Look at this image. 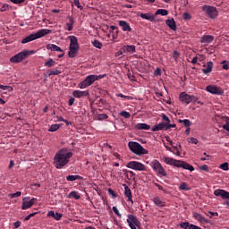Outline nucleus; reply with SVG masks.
Returning a JSON list of instances; mask_svg holds the SVG:
<instances>
[{
    "instance_id": "nucleus-36",
    "label": "nucleus",
    "mask_w": 229,
    "mask_h": 229,
    "mask_svg": "<svg viewBox=\"0 0 229 229\" xmlns=\"http://www.w3.org/2000/svg\"><path fill=\"white\" fill-rule=\"evenodd\" d=\"M92 46H94V47H97V49H101V47H103V43H101V41L95 39L94 41H92Z\"/></svg>"
},
{
    "instance_id": "nucleus-9",
    "label": "nucleus",
    "mask_w": 229,
    "mask_h": 229,
    "mask_svg": "<svg viewBox=\"0 0 229 229\" xmlns=\"http://www.w3.org/2000/svg\"><path fill=\"white\" fill-rule=\"evenodd\" d=\"M126 167L134 171H146V165L139 161H131L126 165Z\"/></svg>"
},
{
    "instance_id": "nucleus-58",
    "label": "nucleus",
    "mask_w": 229,
    "mask_h": 229,
    "mask_svg": "<svg viewBox=\"0 0 229 229\" xmlns=\"http://www.w3.org/2000/svg\"><path fill=\"white\" fill-rule=\"evenodd\" d=\"M199 169H200V171L208 172V165H203L199 166Z\"/></svg>"
},
{
    "instance_id": "nucleus-49",
    "label": "nucleus",
    "mask_w": 229,
    "mask_h": 229,
    "mask_svg": "<svg viewBox=\"0 0 229 229\" xmlns=\"http://www.w3.org/2000/svg\"><path fill=\"white\" fill-rule=\"evenodd\" d=\"M21 194H22L21 191H17L15 193H11L9 196L12 199H13V198H20Z\"/></svg>"
},
{
    "instance_id": "nucleus-44",
    "label": "nucleus",
    "mask_w": 229,
    "mask_h": 229,
    "mask_svg": "<svg viewBox=\"0 0 229 229\" xmlns=\"http://www.w3.org/2000/svg\"><path fill=\"white\" fill-rule=\"evenodd\" d=\"M0 89H2V90H8V92H12V90H13L12 86L0 85Z\"/></svg>"
},
{
    "instance_id": "nucleus-11",
    "label": "nucleus",
    "mask_w": 229,
    "mask_h": 229,
    "mask_svg": "<svg viewBox=\"0 0 229 229\" xmlns=\"http://www.w3.org/2000/svg\"><path fill=\"white\" fill-rule=\"evenodd\" d=\"M78 51H80V45H72L70 43L68 56L70 58L76 57L78 55Z\"/></svg>"
},
{
    "instance_id": "nucleus-30",
    "label": "nucleus",
    "mask_w": 229,
    "mask_h": 229,
    "mask_svg": "<svg viewBox=\"0 0 229 229\" xmlns=\"http://www.w3.org/2000/svg\"><path fill=\"white\" fill-rule=\"evenodd\" d=\"M67 182H76V180H81L80 175H68L66 176Z\"/></svg>"
},
{
    "instance_id": "nucleus-53",
    "label": "nucleus",
    "mask_w": 229,
    "mask_h": 229,
    "mask_svg": "<svg viewBox=\"0 0 229 229\" xmlns=\"http://www.w3.org/2000/svg\"><path fill=\"white\" fill-rule=\"evenodd\" d=\"M116 96H117V98H123V99H131V97L126 96V95H123L122 93H119Z\"/></svg>"
},
{
    "instance_id": "nucleus-31",
    "label": "nucleus",
    "mask_w": 229,
    "mask_h": 229,
    "mask_svg": "<svg viewBox=\"0 0 229 229\" xmlns=\"http://www.w3.org/2000/svg\"><path fill=\"white\" fill-rule=\"evenodd\" d=\"M155 15H169V11L165 10V9H158Z\"/></svg>"
},
{
    "instance_id": "nucleus-6",
    "label": "nucleus",
    "mask_w": 229,
    "mask_h": 229,
    "mask_svg": "<svg viewBox=\"0 0 229 229\" xmlns=\"http://www.w3.org/2000/svg\"><path fill=\"white\" fill-rule=\"evenodd\" d=\"M202 11L205 12V13H207L209 19H216L217 15H219V12H217V8L212 5H203Z\"/></svg>"
},
{
    "instance_id": "nucleus-35",
    "label": "nucleus",
    "mask_w": 229,
    "mask_h": 229,
    "mask_svg": "<svg viewBox=\"0 0 229 229\" xmlns=\"http://www.w3.org/2000/svg\"><path fill=\"white\" fill-rule=\"evenodd\" d=\"M178 123H183V125L186 127V128H190V126L192 124V123L191 122V120L189 119H184V120H178Z\"/></svg>"
},
{
    "instance_id": "nucleus-54",
    "label": "nucleus",
    "mask_w": 229,
    "mask_h": 229,
    "mask_svg": "<svg viewBox=\"0 0 229 229\" xmlns=\"http://www.w3.org/2000/svg\"><path fill=\"white\" fill-rule=\"evenodd\" d=\"M11 3H13V4H22L25 0H10Z\"/></svg>"
},
{
    "instance_id": "nucleus-62",
    "label": "nucleus",
    "mask_w": 229,
    "mask_h": 229,
    "mask_svg": "<svg viewBox=\"0 0 229 229\" xmlns=\"http://www.w3.org/2000/svg\"><path fill=\"white\" fill-rule=\"evenodd\" d=\"M56 213H55V211H49L47 213V216L48 217H54L55 218V216Z\"/></svg>"
},
{
    "instance_id": "nucleus-37",
    "label": "nucleus",
    "mask_w": 229,
    "mask_h": 229,
    "mask_svg": "<svg viewBox=\"0 0 229 229\" xmlns=\"http://www.w3.org/2000/svg\"><path fill=\"white\" fill-rule=\"evenodd\" d=\"M48 76H58V74H62L60 70H50L47 72Z\"/></svg>"
},
{
    "instance_id": "nucleus-55",
    "label": "nucleus",
    "mask_w": 229,
    "mask_h": 229,
    "mask_svg": "<svg viewBox=\"0 0 229 229\" xmlns=\"http://www.w3.org/2000/svg\"><path fill=\"white\" fill-rule=\"evenodd\" d=\"M108 194H111V196H113V198H117V194L115 193V191H114V190L112 189H108Z\"/></svg>"
},
{
    "instance_id": "nucleus-2",
    "label": "nucleus",
    "mask_w": 229,
    "mask_h": 229,
    "mask_svg": "<svg viewBox=\"0 0 229 229\" xmlns=\"http://www.w3.org/2000/svg\"><path fill=\"white\" fill-rule=\"evenodd\" d=\"M49 33H51L50 30L42 29L38 32L30 34L23 38L21 44H28V42H33V40H37V38H42V37H46V35H49Z\"/></svg>"
},
{
    "instance_id": "nucleus-25",
    "label": "nucleus",
    "mask_w": 229,
    "mask_h": 229,
    "mask_svg": "<svg viewBox=\"0 0 229 229\" xmlns=\"http://www.w3.org/2000/svg\"><path fill=\"white\" fill-rule=\"evenodd\" d=\"M140 17H141V19H145V21H149L150 22H153L155 21V15L149 13H140Z\"/></svg>"
},
{
    "instance_id": "nucleus-13",
    "label": "nucleus",
    "mask_w": 229,
    "mask_h": 229,
    "mask_svg": "<svg viewBox=\"0 0 229 229\" xmlns=\"http://www.w3.org/2000/svg\"><path fill=\"white\" fill-rule=\"evenodd\" d=\"M214 194L218 197L220 196L222 199H229V192L225 190H221V189L215 190Z\"/></svg>"
},
{
    "instance_id": "nucleus-26",
    "label": "nucleus",
    "mask_w": 229,
    "mask_h": 229,
    "mask_svg": "<svg viewBox=\"0 0 229 229\" xmlns=\"http://www.w3.org/2000/svg\"><path fill=\"white\" fill-rule=\"evenodd\" d=\"M166 25L170 30H173V31H176V21H174V19L166 20Z\"/></svg>"
},
{
    "instance_id": "nucleus-63",
    "label": "nucleus",
    "mask_w": 229,
    "mask_h": 229,
    "mask_svg": "<svg viewBox=\"0 0 229 229\" xmlns=\"http://www.w3.org/2000/svg\"><path fill=\"white\" fill-rule=\"evenodd\" d=\"M38 187H40V184H39V183H34V184H32V189H33V191H37V189H38Z\"/></svg>"
},
{
    "instance_id": "nucleus-4",
    "label": "nucleus",
    "mask_w": 229,
    "mask_h": 229,
    "mask_svg": "<svg viewBox=\"0 0 229 229\" xmlns=\"http://www.w3.org/2000/svg\"><path fill=\"white\" fill-rule=\"evenodd\" d=\"M151 167L157 174H159L160 176H167V173L165 172V169L164 166H162V164H160L159 160L154 159L151 162Z\"/></svg>"
},
{
    "instance_id": "nucleus-23",
    "label": "nucleus",
    "mask_w": 229,
    "mask_h": 229,
    "mask_svg": "<svg viewBox=\"0 0 229 229\" xmlns=\"http://www.w3.org/2000/svg\"><path fill=\"white\" fill-rule=\"evenodd\" d=\"M73 98H87L89 96V91H81V90H73L72 92Z\"/></svg>"
},
{
    "instance_id": "nucleus-28",
    "label": "nucleus",
    "mask_w": 229,
    "mask_h": 229,
    "mask_svg": "<svg viewBox=\"0 0 229 229\" xmlns=\"http://www.w3.org/2000/svg\"><path fill=\"white\" fill-rule=\"evenodd\" d=\"M136 130H150L151 126L148 123H138L135 125Z\"/></svg>"
},
{
    "instance_id": "nucleus-16",
    "label": "nucleus",
    "mask_w": 229,
    "mask_h": 229,
    "mask_svg": "<svg viewBox=\"0 0 229 229\" xmlns=\"http://www.w3.org/2000/svg\"><path fill=\"white\" fill-rule=\"evenodd\" d=\"M124 187V195L128 198V201H131V205H133V196L131 195V190L128 185L123 184Z\"/></svg>"
},
{
    "instance_id": "nucleus-56",
    "label": "nucleus",
    "mask_w": 229,
    "mask_h": 229,
    "mask_svg": "<svg viewBox=\"0 0 229 229\" xmlns=\"http://www.w3.org/2000/svg\"><path fill=\"white\" fill-rule=\"evenodd\" d=\"M36 214L37 213H30L24 218V221H30V217H34Z\"/></svg>"
},
{
    "instance_id": "nucleus-52",
    "label": "nucleus",
    "mask_w": 229,
    "mask_h": 229,
    "mask_svg": "<svg viewBox=\"0 0 229 229\" xmlns=\"http://www.w3.org/2000/svg\"><path fill=\"white\" fill-rule=\"evenodd\" d=\"M188 142H190L191 144H198L199 140L195 138H190L188 139Z\"/></svg>"
},
{
    "instance_id": "nucleus-34",
    "label": "nucleus",
    "mask_w": 229,
    "mask_h": 229,
    "mask_svg": "<svg viewBox=\"0 0 229 229\" xmlns=\"http://www.w3.org/2000/svg\"><path fill=\"white\" fill-rule=\"evenodd\" d=\"M68 38L70 40V44L75 45V46H80L78 44V38H76V36H69Z\"/></svg>"
},
{
    "instance_id": "nucleus-46",
    "label": "nucleus",
    "mask_w": 229,
    "mask_h": 229,
    "mask_svg": "<svg viewBox=\"0 0 229 229\" xmlns=\"http://www.w3.org/2000/svg\"><path fill=\"white\" fill-rule=\"evenodd\" d=\"M173 58H174V60H175V62H178V58H180V52H178L176 50L174 51Z\"/></svg>"
},
{
    "instance_id": "nucleus-64",
    "label": "nucleus",
    "mask_w": 229,
    "mask_h": 229,
    "mask_svg": "<svg viewBox=\"0 0 229 229\" xmlns=\"http://www.w3.org/2000/svg\"><path fill=\"white\" fill-rule=\"evenodd\" d=\"M66 26H67V30H68V31H72V24H71V23H66Z\"/></svg>"
},
{
    "instance_id": "nucleus-47",
    "label": "nucleus",
    "mask_w": 229,
    "mask_h": 229,
    "mask_svg": "<svg viewBox=\"0 0 229 229\" xmlns=\"http://www.w3.org/2000/svg\"><path fill=\"white\" fill-rule=\"evenodd\" d=\"M7 10H10V5L8 4H4L0 9V12H6Z\"/></svg>"
},
{
    "instance_id": "nucleus-39",
    "label": "nucleus",
    "mask_w": 229,
    "mask_h": 229,
    "mask_svg": "<svg viewBox=\"0 0 229 229\" xmlns=\"http://www.w3.org/2000/svg\"><path fill=\"white\" fill-rule=\"evenodd\" d=\"M179 191H191V188H189L187 182H182L179 186Z\"/></svg>"
},
{
    "instance_id": "nucleus-42",
    "label": "nucleus",
    "mask_w": 229,
    "mask_h": 229,
    "mask_svg": "<svg viewBox=\"0 0 229 229\" xmlns=\"http://www.w3.org/2000/svg\"><path fill=\"white\" fill-rule=\"evenodd\" d=\"M161 117H162V121H165V122H163V123H164L166 126H167V124H169V123H171V120L167 117V115L162 114Z\"/></svg>"
},
{
    "instance_id": "nucleus-60",
    "label": "nucleus",
    "mask_w": 229,
    "mask_h": 229,
    "mask_svg": "<svg viewBox=\"0 0 229 229\" xmlns=\"http://www.w3.org/2000/svg\"><path fill=\"white\" fill-rule=\"evenodd\" d=\"M214 216H219V214H217V212H212V211L208 212V216L209 217H214Z\"/></svg>"
},
{
    "instance_id": "nucleus-19",
    "label": "nucleus",
    "mask_w": 229,
    "mask_h": 229,
    "mask_svg": "<svg viewBox=\"0 0 229 229\" xmlns=\"http://www.w3.org/2000/svg\"><path fill=\"white\" fill-rule=\"evenodd\" d=\"M118 24L120 28H122L123 31H131V27L126 21H119Z\"/></svg>"
},
{
    "instance_id": "nucleus-21",
    "label": "nucleus",
    "mask_w": 229,
    "mask_h": 229,
    "mask_svg": "<svg viewBox=\"0 0 229 229\" xmlns=\"http://www.w3.org/2000/svg\"><path fill=\"white\" fill-rule=\"evenodd\" d=\"M162 130H165L167 131V125H165L164 122L154 125L151 129V131H160Z\"/></svg>"
},
{
    "instance_id": "nucleus-17",
    "label": "nucleus",
    "mask_w": 229,
    "mask_h": 229,
    "mask_svg": "<svg viewBox=\"0 0 229 229\" xmlns=\"http://www.w3.org/2000/svg\"><path fill=\"white\" fill-rule=\"evenodd\" d=\"M122 51L123 53H130L131 55H133V53H135V51H136V47L134 45L123 46L122 47Z\"/></svg>"
},
{
    "instance_id": "nucleus-61",
    "label": "nucleus",
    "mask_w": 229,
    "mask_h": 229,
    "mask_svg": "<svg viewBox=\"0 0 229 229\" xmlns=\"http://www.w3.org/2000/svg\"><path fill=\"white\" fill-rule=\"evenodd\" d=\"M74 101H76V99L74 98H70V99H69V106H72V105H74Z\"/></svg>"
},
{
    "instance_id": "nucleus-15",
    "label": "nucleus",
    "mask_w": 229,
    "mask_h": 229,
    "mask_svg": "<svg viewBox=\"0 0 229 229\" xmlns=\"http://www.w3.org/2000/svg\"><path fill=\"white\" fill-rule=\"evenodd\" d=\"M164 162L165 164H167V165H174V167H178L180 160H176L169 157H165Z\"/></svg>"
},
{
    "instance_id": "nucleus-22",
    "label": "nucleus",
    "mask_w": 229,
    "mask_h": 229,
    "mask_svg": "<svg viewBox=\"0 0 229 229\" xmlns=\"http://www.w3.org/2000/svg\"><path fill=\"white\" fill-rule=\"evenodd\" d=\"M152 201L157 207H159V208H164V207H165V201L161 199L160 197H155Z\"/></svg>"
},
{
    "instance_id": "nucleus-45",
    "label": "nucleus",
    "mask_w": 229,
    "mask_h": 229,
    "mask_svg": "<svg viewBox=\"0 0 229 229\" xmlns=\"http://www.w3.org/2000/svg\"><path fill=\"white\" fill-rule=\"evenodd\" d=\"M182 17L184 21H191L192 19V16L189 13H184Z\"/></svg>"
},
{
    "instance_id": "nucleus-8",
    "label": "nucleus",
    "mask_w": 229,
    "mask_h": 229,
    "mask_svg": "<svg viewBox=\"0 0 229 229\" xmlns=\"http://www.w3.org/2000/svg\"><path fill=\"white\" fill-rule=\"evenodd\" d=\"M94 81H98V77L88 75L84 81L79 83L78 87L79 89H87L88 87H90Z\"/></svg>"
},
{
    "instance_id": "nucleus-57",
    "label": "nucleus",
    "mask_w": 229,
    "mask_h": 229,
    "mask_svg": "<svg viewBox=\"0 0 229 229\" xmlns=\"http://www.w3.org/2000/svg\"><path fill=\"white\" fill-rule=\"evenodd\" d=\"M113 212H114V214H116L118 217H121V213H119V209L117 208V207H113Z\"/></svg>"
},
{
    "instance_id": "nucleus-29",
    "label": "nucleus",
    "mask_w": 229,
    "mask_h": 229,
    "mask_svg": "<svg viewBox=\"0 0 229 229\" xmlns=\"http://www.w3.org/2000/svg\"><path fill=\"white\" fill-rule=\"evenodd\" d=\"M33 204L29 200H23L21 205V210H28V208H31Z\"/></svg>"
},
{
    "instance_id": "nucleus-43",
    "label": "nucleus",
    "mask_w": 229,
    "mask_h": 229,
    "mask_svg": "<svg viewBox=\"0 0 229 229\" xmlns=\"http://www.w3.org/2000/svg\"><path fill=\"white\" fill-rule=\"evenodd\" d=\"M120 115H121L122 117H124L125 119H130V117H131L130 113L127 112V111H122V112L120 113Z\"/></svg>"
},
{
    "instance_id": "nucleus-12",
    "label": "nucleus",
    "mask_w": 229,
    "mask_h": 229,
    "mask_svg": "<svg viewBox=\"0 0 229 229\" xmlns=\"http://www.w3.org/2000/svg\"><path fill=\"white\" fill-rule=\"evenodd\" d=\"M127 223L129 226H140V222L137 219V216L133 215H128Z\"/></svg>"
},
{
    "instance_id": "nucleus-38",
    "label": "nucleus",
    "mask_w": 229,
    "mask_h": 229,
    "mask_svg": "<svg viewBox=\"0 0 229 229\" xmlns=\"http://www.w3.org/2000/svg\"><path fill=\"white\" fill-rule=\"evenodd\" d=\"M106 119H108V114H97V120L98 121H106Z\"/></svg>"
},
{
    "instance_id": "nucleus-3",
    "label": "nucleus",
    "mask_w": 229,
    "mask_h": 229,
    "mask_svg": "<svg viewBox=\"0 0 229 229\" xmlns=\"http://www.w3.org/2000/svg\"><path fill=\"white\" fill-rule=\"evenodd\" d=\"M128 148L131 151V153H134V155H148L149 153L146 148H142V145L137 141H129L128 142Z\"/></svg>"
},
{
    "instance_id": "nucleus-33",
    "label": "nucleus",
    "mask_w": 229,
    "mask_h": 229,
    "mask_svg": "<svg viewBox=\"0 0 229 229\" xmlns=\"http://www.w3.org/2000/svg\"><path fill=\"white\" fill-rule=\"evenodd\" d=\"M68 198H74V199H80L81 196L80 193H78V191H73L68 194Z\"/></svg>"
},
{
    "instance_id": "nucleus-48",
    "label": "nucleus",
    "mask_w": 229,
    "mask_h": 229,
    "mask_svg": "<svg viewBox=\"0 0 229 229\" xmlns=\"http://www.w3.org/2000/svg\"><path fill=\"white\" fill-rule=\"evenodd\" d=\"M63 216H64V215H62V213L56 212L54 216V219H55V221H60V219H62Z\"/></svg>"
},
{
    "instance_id": "nucleus-18",
    "label": "nucleus",
    "mask_w": 229,
    "mask_h": 229,
    "mask_svg": "<svg viewBox=\"0 0 229 229\" xmlns=\"http://www.w3.org/2000/svg\"><path fill=\"white\" fill-rule=\"evenodd\" d=\"M177 167H182V169H186L187 171H194V166H192L191 164L189 163H185L183 161H180L177 165Z\"/></svg>"
},
{
    "instance_id": "nucleus-24",
    "label": "nucleus",
    "mask_w": 229,
    "mask_h": 229,
    "mask_svg": "<svg viewBox=\"0 0 229 229\" xmlns=\"http://www.w3.org/2000/svg\"><path fill=\"white\" fill-rule=\"evenodd\" d=\"M193 217L196 219V221H199V223H201V224H203V223H206V224L210 223V220H208L203 216H201V214H199V213H194Z\"/></svg>"
},
{
    "instance_id": "nucleus-50",
    "label": "nucleus",
    "mask_w": 229,
    "mask_h": 229,
    "mask_svg": "<svg viewBox=\"0 0 229 229\" xmlns=\"http://www.w3.org/2000/svg\"><path fill=\"white\" fill-rule=\"evenodd\" d=\"M220 169H222L223 171H228V163L225 162L220 165Z\"/></svg>"
},
{
    "instance_id": "nucleus-51",
    "label": "nucleus",
    "mask_w": 229,
    "mask_h": 229,
    "mask_svg": "<svg viewBox=\"0 0 229 229\" xmlns=\"http://www.w3.org/2000/svg\"><path fill=\"white\" fill-rule=\"evenodd\" d=\"M74 4L79 10H83V5L80 4V0H74Z\"/></svg>"
},
{
    "instance_id": "nucleus-59",
    "label": "nucleus",
    "mask_w": 229,
    "mask_h": 229,
    "mask_svg": "<svg viewBox=\"0 0 229 229\" xmlns=\"http://www.w3.org/2000/svg\"><path fill=\"white\" fill-rule=\"evenodd\" d=\"M154 74L156 76H160L162 74V71L160 70V68H157L156 71L154 72Z\"/></svg>"
},
{
    "instance_id": "nucleus-27",
    "label": "nucleus",
    "mask_w": 229,
    "mask_h": 229,
    "mask_svg": "<svg viewBox=\"0 0 229 229\" xmlns=\"http://www.w3.org/2000/svg\"><path fill=\"white\" fill-rule=\"evenodd\" d=\"M47 49L50 50V51H57L59 53H64V50H62V48L55 44H48L47 46Z\"/></svg>"
},
{
    "instance_id": "nucleus-40",
    "label": "nucleus",
    "mask_w": 229,
    "mask_h": 229,
    "mask_svg": "<svg viewBox=\"0 0 229 229\" xmlns=\"http://www.w3.org/2000/svg\"><path fill=\"white\" fill-rule=\"evenodd\" d=\"M56 130H60V125L58 123L52 124L49 127L48 131H56Z\"/></svg>"
},
{
    "instance_id": "nucleus-32",
    "label": "nucleus",
    "mask_w": 229,
    "mask_h": 229,
    "mask_svg": "<svg viewBox=\"0 0 229 229\" xmlns=\"http://www.w3.org/2000/svg\"><path fill=\"white\" fill-rule=\"evenodd\" d=\"M55 65L56 62L53 60V58L48 59V61L45 63V67H55Z\"/></svg>"
},
{
    "instance_id": "nucleus-1",
    "label": "nucleus",
    "mask_w": 229,
    "mask_h": 229,
    "mask_svg": "<svg viewBox=\"0 0 229 229\" xmlns=\"http://www.w3.org/2000/svg\"><path fill=\"white\" fill-rule=\"evenodd\" d=\"M72 158V151L71 149L64 148L59 149L55 157L54 164L56 169H63L67 165V163Z\"/></svg>"
},
{
    "instance_id": "nucleus-5",
    "label": "nucleus",
    "mask_w": 229,
    "mask_h": 229,
    "mask_svg": "<svg viewBox=\"0 0 229 229\" xmlns=\"http://www.w3.org/2000/svg\"><path fill=\"white\" fill-rule=\"evenodd\" d=\"M179 99L181 103H184L185 105H189L191 103H196V101H198V98L196 96L189 95L185 92L180 93Z\"/></svg>"
},
{
    "instance_id": "nucleus-7",
    "label": "nucleus",
    "mask_w": 229,
    "mask_h": 229,
    "mask_svg": "<svg viewBox=\"0 0 229 229\" xmlns=\"http://www.w3.org/2000/svg\"><path fill=\"white\" fill-rule=\"evenodd\" d=\"M30 53H35L34 51H22L18 53L17 55H13V57L10 58V62L12 64H19L28 56Z\"/></svg>"
},
{
    "instance_id": "nucleus-41",
    "label": "nucleus",
    "mask_w": 229,
    "mask_h": 229,
    "mask_svg": "<svg viewBox=\"0 0 229 229\" xmlns=\"http://www.w3.org/2000/svg\"><path fill=\"white\" fill-rule=\"evenodd\" d=\"M221 64L223 65L222 69H224L225 71L229 70V61L224 60L222 61Z\"/></svg>"
},
{
    "instance_id": "nucleus-20",
    "label": "nucleus",
    "mask_w": 229,
    "mask_h": 229,
    "mask_svg": "<svg viewBox=\"0 0 229 229\" xmlns=\"http://www.w3.org/2000/svg\"><path fill=\"white\" fill-rule=\"evenodd\" d=\"M214 42V36L212 35H205L200 38L201 44H212Z\"/></svg>"
},
{
    "instance_id": "nucleus-14",
    "label": "nucleus",
    "mask_w": 229,
    "mask_h": 229,
    "mask_svg": "<svg viewBox=\"0 0 229 229\" xmlns=\"http://www.w3.org/2000/svg\"><path fill=\"white\" fill-rule=\"evenodd\" d=\"M204 69H202V72L204 74H210L212 72V69H214V63L209 61L207 64L203 65Z\"/></svg>"
},
{
    "instance_id": "nucleus-10",
    "label": "nucleus",
    "mask_w": 229,
    "mask_h": 229,
    "mask_svg": "<svg viewBox=\"0 0 229 229\" xmlns=\"http://www.w3.org/2000/svg\"><path fill=\"white\" fill-rule=\"evenodd\" d=\"M206 90L207 92H209L210 94H215L216 96H223V94H225V90H223V89L214 85L207 86Z\"/></svg>"
}]
</instances>
